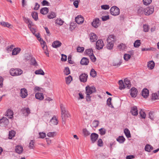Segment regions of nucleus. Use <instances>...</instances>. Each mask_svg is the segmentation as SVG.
I'll use <instances>...</instances> for the list:
<instances>
[{
    "mask_svg": "<svg viewBox=\"0 0 159 159\" xmlns=\"http://www.w3.org/2000/svg\"><path fill=\"white\" fill-rule=\"evenodd\" d=\"M84 49V47H78L77 48V52H83Z\"/></svg>",
    "mask_w": 159,
    "mask_h": 159,
    "instance_id": "57",
    "label": "nucleus"
},
{
    "mask_svg": "<svg viewBox=\"0 0 159 159\" xmlns=\"http://www.w3.org/2000/svg\"><path fill=\"white\" fill-rule=\"evenodd\" d=\"M93 126L96 128L99 125V121L98 120H94L92 123Z\"/></svg>",
    "mask_w": 159,
    "mask_h": 159,
    "instance_id": "46",
    "label": "nucleus"
},
{
    "mask_svg": "<svg viewBox=\"0 0 159 159\" xmlns=\"http://www.w3.org/2000/svg\"><path fill=\"white\" fill-rule=\"evenodd\" d=\"M130 55L129 54H125L124 56V58L125 60L127 61L130 58Z\"/></svg>",
    "mask_w": 159,
    "mask_h": 159,
    "instance_id": "52",
    "label": "nucleus"
},
{
    "mask_svg": "<svg viewBox=\"0 0 159 159\" xmlns=\"http://www.w3.org/2000/svg\"><path fill=\"white\" fill-rule=\"evenodd\" d=\"M13 112L10 109H9L6 112V116H8L10 119L12 118L13 117Z\"/></svg>",
    "mask_w": 159,
    "mask_h": 159,
    "instance_id": "21",
    "label": "nucleus"
},
{
    "mask_svg": "<svg viewBox=\"0 0 159 159\" xmlns=\"http://www.w3.org/2000/svg\"><path fill=\"white\" fill-rule=\"evenodd\" d=\"M98 137V135L95 133H92L90 135V139L92 143H94L97 140Z\"/></svg>",
    "mask_w": 159,
    "mask_h": 159,
    "instance_id": "9",
    "label": "nucleus"
},
{
    "mask_svg": "<svg viewBox=\"0 0 159 159\" xmlns=\"http://www.w3.org/2000/svg\"><path fill=\"white\" fill-rule=\"evenodd\" d=\"M142 95L145 98H147L149 96V90L147 89H144L142 92Z\"/></svg>",
    "mask_w": 159,
    "mask_h": 159,
    "instance_id": "16",
    "label": "nucleus"
},
{
    "mask_svg": "<svg viewBox=\"0 0 159 159\" xmlns=\"http://www.w3.org/2000/svg\"><path fill=\"white\" fill-rule=\"evenodd\" d=\"M72 80V77L70 75H69L66 78V83L67 84H70L71 81Z\"/></svg>",
    "mask_w": 159,
    "mask_h": 159,
    "instance_id": "35",
    "label": "nucleus"
},
{
    "mask_svg": "<svg viewBox=\"0 0 159 159\" xmlns=\"http://www.w3.org/2000/svg\"><path fill=\"white\" fill-rule=\"evenodd\" d=\"M92 25L95 28L98 27L100 25L99 19L98 18H96L92 22Z\"/></svg>",
    "mask_w": 159,
    "mask_h": 159,
    "instance_id": "14",
    "label": "nucleus"
},
{
    "mask_svg": "<svg viewBox=\"0 0 159 159\" xmlns=\"http://www.w3.org/2000/svg\"><path fill=\"white\" fill-rule=\"evenodd\" d=\"M111 14L113 16H116L120 14V9L116 6L112 7L110 10Z\"/></svg>",
    "mask_w": 159,
    "mask_h": 159,
    "instance_id": "7",
    "label": "nucleus"
},
{
    "mask_svg": "<svg viewBox=\"0 0 159 159\" xmlns=\"http://www.w3.org/2000/svg\"><path fill=\"white\" fill-rule=\"evenodd\" d=\"M75 20L77 24H82L84 22V19L81 16L79 15L75 18Z\"/></svg>",
    "mask_w": 159,
    "mask_h": 159,
    "instance_id": "11",
    "label": "nucleus"
},
{
    "mask_svg": "<svg viewBox=\"0 0 159 159\" xmlns=\"http://www.w3.org/2000/svg\"><path fill=\"white\" fill-rule=\"evenodd\" d=\"M89 63V59L86 57H83L80 62V63L82 65H87Z\"/></svg>",
    "mask_w": 159,
    "mask_h": 159,
    "instance_id": "19",
    "label": "nucleus"
},
{
    "mask_svg": "<svg viewBox=\"0 0 159 159\" xmlns=\"http://www.w3.org/2000/svg\"><path fill=\"white\" fill-rule=\"evenodd\" d=\"M152 2V0H143V3L145 5H148L150 4Z\"/></svg>",
    "mask_w": 159,
    "mask_h": 159,
    "instance_id": "47",
    "label": "nucleus"
},
{
    "mask_svg": "<svg viewBox=\"0 0 159 159\" xmlns=\"http://www.w3.org/2000/svg\"><path fill=\"white\" fill-rule=\"evenodd\" d=\"M119 84L120 85L119 88L121 90L125 88H127L128 89H129L130 88L131 86L130 82L127 78L125 79L124 82H123L121 80H119Z\"/></svg>",
    "mask_w": 159,
    "mask_h": 159,
    "instance_id": "3",
    "label": "nucleus"
},
{
    "mask_svg": "<svg viewBox=\"0 0 159 159\" xmlns=\"http://www.w3.org/2000/svg\"><path fill=\"white\" fill-rule=\"evenodd\" d=\"M124 132L127 138H129L131 137L130 132L128 129H124Z\"/></svg>",
    "mask_w": 159,
    "mask_h": 159,
    "instance_id": "29",
    "label": "nucleus"
},
{
    "mask_svg": "<svg viewBox=\"0 0 159 159\" xmlns=\"http://www.w3.org/2000/svg\"><path fill=\"white\" fill-rule=\"evenodd\" d=\"M99 130L100 132V134L102 135H104L106 133V130L103 128H102L100 129Z\"/></svg>",
    "mask_w": 159,
    "mask_h": 159,
    "instance_id": "51",
    "label": "nucleus"
},
{
    "mask_svg": "<svg viewBox=\"0 0 159 159\" xmlns=\"http://www.w3.org/2000/svg\"><path fill=\"white\" fill-rule=\"evenodd\" d=\"M73 2V5L75 7L77 8L78 7L79 3L80 0H74Z\"/></svg>",
    "mask_w": 159,
    "mask_h": 159,
    "instance_id": "59",
    "label": "nucleus"
},
{
    "mask_svg": "<svg viewBox=\"0 0 159 159\" xmlns=\"http://www.w3.org/2000/svg\"><path fill=\"white\" fill-rule=\"evenodd\" d=\"M140 40H136L134 43V46L135 48H138L141 44Z\"/></svg>",
    "mask_w": 159,
    "mask_h": 159,
    "instance_id": "31",
    "label": "nucleus"
},
{
    "mask_svg": "<svg viewBox=\"0 0 159 159\" xmlns=\"http://www.w3.org/2000/svg\"><path fill=\"white\" fill-rule=\"evenodd\" d=\"M101 8L104 10L108 9L110 7L108 5H103L101 6Z\"/></svg>",
    "mask_w": 159,
    "mask_h": 159,
    "instance_id": "58",
    "label": "nucleus"
},
{
    "mask_svg": "<svg viewBox=\"0 0 159 159\" xmlns=\"http://www.w3.org/2000/svg\"><path fill=\"white\" fill-rule=\"evenodd\" d=\"M111 98H108L107 102V105L109 107H111V108H113L114 107L111 104Z\"/></svg>",
    "mask_w": 159,
    "mask_h": 159,
    "instance_id": "37",
    "label": "nucleus"
},
{
    "mask_svg": "<svg viewBox=\"0 0 159 159\" xmlns=\"http://www.w3.org/2000/svg\"><path fill=\"white\" fill-rule=\"evenodd\" d=\"M15 150L16 152L18 154H20L22 153L23 150V147L21 146H17L16 147Z\"/></svg>",
    "mask_w": 159,
    "mask_h": 159,
    "instance_id": "18",
    "label": "nucleus"
},
{
    "mask_svg": "<svg viewBox=\"0 0 159 159\" xmlns=\"http://www.w3.org/2000/svg\"><path fill=\"white\" fill-rule=\"evenodd\" d=\"M116 140L120 143H123L125 140V138L123 136H120Z\"/></svg>",
    "mask_w": 159,
    "mask_h": 159,
    "instance_id": "32",
    "label": "nucleus"
},
{
    "mask_svg": "<svg viewBox=\"0 0 159 159\" xmlns=\"http://www.w3.org/2000/svg\"><path fill=\"white\" fill-rule=\"evenodd\" d=\"M149 117L152 120H153L155 118L154 115V112H150L149 114Z\"/></svg>",
    "mask_w": 159,
    "mask_h": 159,
    "instance_id": "45",
    "label": "nucleus"
},
{
    "mask_svg": "<svg viewBox=\"0 0 159 159\" xmlns=\"http://www.w3.org/2000/svg\"><path fill=\"white\" fill-rule=\"evenodd\" d=\"M50 122L52 125H57L58 124V121L55 116L53 117L50 120Z\"/></svg>",
    "mask_w": 159,
    "mask_h": 159,
    "instance_id": "25",
    "label": "nucleus"
},
{
    "mask_svg": "<svg viewBox=\"0 0 159 159\" xmlns=\"http://www.w3.org/2000/svg\"><path fill=\"white\" fill-rule=\"evenodd\" d=\"M148 66L151 69H152L154 68L155 66V63L153 61H150L148 62Z\"/></svg>",
    "mask_w": 159,
    "mask_h": 159,
    "instance_id": "28",
    "label": "nucleus"
},
{
    "mask_svg": "<svg viewBox=\"0 0 159 159\" xmlns=\"http://www.w3.org/2000/svg\"><path fill=\"white\" fill-rule=\"evenodd\" d=\"M90 59L93 62H95L96 60V58L94 56L93 54H92V55L89 56Z\"/></svg>",
    "mask_w": 159,
    "mask_h": 159,
    "instance_id": "61",
    "label": "nucleus"
},
{
    "mask_svg": "<svg viewBox=\"0 0 159 159\" xmlns=\"http://www.w3.org/2000/svg\"><path fill=\"white\" fill-rule=\"evenodd\" d=\"M61 60L62 61H66V60L67 56L63 54H61Z\"/></svg>",
    "mask_w": 159,
    "mask_h": 159,
    "instance_id": "62",
    "label": "nucleus"
},
{
    "mask_svg": "<svg viewBox=\"0 0 159 159\" xmlns=\"http://www.w3.org/2000/svg\"><path fill=\"white\" fill-rule=\"evenodd\" d=\"M35 98L36 99H39L40 100H42L43 98V93H37L35 94Z\"/></svg>",
    "mask_w": 159,
    "mask_h": 159,
    "instance_id": "23",
    "label": "nucleus"
},
{
    "mask_svg": "<svg viewBox=\"0 0 159 159\" xmlns=\"http://www.w3.org/2000/svg\"><path fill=\"white\" fill-rule=\"evenodd\" d=\"M55 23L59 25H63L64 21L61 19H57L55 20Z\"/></svg>",
    "mask_w": 159,
    "mask_h": 159,
    "instance_id": "30",
    "label": "nucleus"
},
{
    "mask_svg": "<svg viewBox=\"0 0 159 159\" xmlns=\"http://www.w3.org/2000/svg\"><path fill=\"white\" fill-rule=\"evenodd\" d=\"M48 11V9L47 7H43L41 9L40 12L42 14L44 15L47 14Z\"/></svg>",
    "mask_w": 159,
    "mask_h": 159,
    "instance_id": "26",
    "label": "nucleus"
},
{
    "mask_svg": "<svg viewBox=\"0 0 159 159\" xmlns=\"http://www.w3.org/2000/svg\"><path fill=\"white\" fill-rule=\"evenodd\" d=\"M86 100L88 101H91V96H90V94L96 92V88L94 86L90 87L87 86L86 87Z\"/></svg>",
    "mask_w": 159,
    "mask_h": 159,
    "instance_id": "2",
    "label": "nucleus"
},
{
    "mask_svg": "<svg viewBox=\"0 0 159 159\" xmlns=\"http://www.w3.org/2000/svg\"><path fill=\"white\" fill-rule=\"evenodd\" d=\"M60 108L62 122H64V123H65L66 119L67 118L70 117V115L67 110H66V108L63 105H61Z\"/></svg>",
    "mask_w": 159,
    "mask_h": 159,
    "instance_id": "1",
    "label": "nucleus"
},
{
    "mask_svg": "<svg viewBox=\"0 0 159 159\" xmlns=\"http://www.w3.org/2000/svg\"><path fill=\"white\" fill-rule=\"evenodd\" d=\"M10 74L12 76L19 75L23 73V71L20 69H11L10 71Z\"/></svg>",
    "mask_w": 159,
    "mask_h": 159,
    "instance_id": "6",
    "label": "nucleus"
},
{
    "mask_svg": "<svg viewBox=\"0 0 159 159\" xmlns=\"http://www.w3.org/2000/svg\"><path fill=\"white\" fill-rule=\"evenodd\" d=\"M83 132L84 135L87 136L90 134V133L86 129H84L83 130Z\"/></svg>",
    "mask_w": 159,
    "mask_h": 159,
    "instance_id": "60",
    "label": "nucleus"
},
{
    "mask_svg": "<svg viewBox=\"0 0 159 159\" xmlns=\"http://www.w3.org/2000/svg\"><path fill=\"white\" fill-rule=\"evenodd\" d=\"M88 75L85 73L82 74L79 77L80 81L83 82H85L87 81Z\"/></svg>",
    "mask_w": 159,
    "mask_h": 159,
    "instance_id": "10",
    "label": "nucleus"
},
{
    "mask_svg": "<svg viewBox=\"0 0 159 159\" xmlns=\"http://www.w3.org/2000/svg\"><path fill=\"white\" fill-rule=\"evenodd\" d=\"M143 31L144 32H148L149 29V27L148 25H144L143 26Z\"/></svg>",
    "mask_w": 159,
    "mask_h": 159,
    "instance_id": "48",
    "label": "nucleus"
},
{
    "mask_svg": "<svg viewBox=\"0 0 159 159\" xmlns=\"http://www.w3.org/2000/svg\"><path fill=\"white\" fill-rule=\"evenodd\" d=\"M158 96L157 94L156 93H153L152 95V99L153 100H155L156 99H158Z\"/></svg>",
    "mask_w": 159,
    "mask_h": 159,
    "instance_id": "50",
    "label": "nucleus"
},
{
    "mask_svg": "<svg viewBox=\"0 0 159 159\" xmlns=\"http://www.w3.org/2000/svg\"><path fill=\"white\" fill-rule=\"evenodd\" d=\"M143 11L145 15H149L153 13L154 11V8L152 7H148L143 9L142 7H140L138 10V12L140 13H143Z\"/></svg>",
    "mask_w": 159,
    "mask_h": 159,
    "instance_id": "5",
    "label": "nucleus"
},
{
    "mask_svg": "<svg viewBox=\"0 0 159 159\" xmlns=\"http://www.w3.org/2000/svg\"><path fill=\"white\" fill-rule=\"evenodd\" d=\"M3 123L5 125H7L9 123V120L6 117H3L0 119V124Z\"/></svg>",
    "mask_w": 159,
    "mask_h": 159,
    "instance_id": "22",
    "label": "nucleus"
},
{
    "mask_svg": "<svg viewBox=\"0 0 159 159\" xmlns=\"http://www.w3.org/2000/svg\"><path fill=\"white\" fill-rule=\"evenodd\" d=\"M126 46L123 43L120 44L118 46V48L120 49L124 50L126 48Z\"/></svg>",
    "mask_w": 159,
    "mask_h": 159,
    "instance_id": "42",
    "label": "nucleus"
},
{
    "mask_svg": "<svg viewBox=\"0 0 159 159\" xmlns=\"http://www.w3.org/2000/svg\"><path fill=\"white\" fill-rule=\"evenodd\" d=\"M64 74L66 75H68L70 73V72L69 68L67 67H66L64 71Z\"/></svg>",
    "mask_w": 159,
    "mask_h": 159,
    "instance_id": "44",
    "label": "nucleus"
},
{
    "mask_svg": "<svg viewBox=\"0 0 159 159\" xmlns=\"http://www.w3.org/2000/svg\"><path fill=\"white\" fill-rule=\"evenodd\" d=\"M56 16V14L54 12H51L50 14L48 16V17L49 19H53L55 18Z\"/></svg>",
    "mask_w": 159,
    "mask_h": 159,
    "instance_id": "39",
    "label": "nucleus"
},
{
    "mask_svg": "<svg viewBox=\"0 0 159 159\" xmlns=\"http://www.w3.org/2000/svg\"><path fill=\"white\" fill-rule=\"evenodd\" d=\"M35 73L37 75H43L44 74V72L41 69H40L36 70L35 71Z\"/></svg>",
    "mask_w": 159,
    "mask_h": 159,
    "instance_id": "38",
    "label": "nucleus"
},
{
    "mask_svg": "<svg viewBox=\"0 0 159 159\" xmlns=\"http://www.w3.org/2000/svg\"><path fill=\"white\" fill-rule=\"evenodd\" d=\"M31 16L35 20H37L38 19V13L36 12H34L31 13Z\"/></svg>",
    "mask_w": 159,
    "mask_h": 159,
    "instance_id": "36",
    "label": "nucleus"
},
{
    "mask_svg": "<svg viewBox=\"0 0 159 159\" xmlns=\"http://www.w3.org/2000/svg\"><path fill=\"white\" fill-rule=\"evenodd\" d=\"M34 142L33 140H31L30 143L29 148L30 149H33L34 147Z\"/></svg>",
    "mask_w": 159,
    "mask_h": 159,
    "instance_id": "56",
    "label": "nucleus"
},
{
    "mask_svg": "<svg viewBox=\"0 0 159 159\" xmlns=\"http://www.w3.org/2000/svg\"><path fill=\"white\" fill-rule=\"evenodd\" d=\"M21 49L20 48H15L12 51V54L13 55H15L17 54L20 51Z\"/></svg>",
    "mask_w": 159,
    "mask_h": 159,
    "instance_id": "24",
    "label": "nucleus"
},
{
    "mask_svg": "<svg viewBox=\"0 0 159 159\" xmlns=\"http://www.w3.org/2000/svg\"><path fill=\"white\" fill-rule=\"evenodd\" d=\"M56 135V133L55 132H49L47 134V135L48 137H53Z\"/></svg>",
    "mask_w": 159,
    "mask_h": 159,
    "instance_id": "43",
    "label": "nucleus"
},
{
    "mask_svg": "<svg viewBox=\"0 0 159 159\" xmlns=\"http://www.w3.org/2000/svg\"><path fill=\"white\" fill-rule=\"evenodd\" d=\"M89 36L90 40L92 42H94L96 41L98 38L96 35L93 33H91L89 34Z\"/></svg>",
    "mask_w": 159,
    "mask_h": 159,
    "instance_id": "12",
    "label": "nucleus"
},
{
    "mask_svg": "<svg viewBox=\"0 0 159 159\" xmlns=\"http://www.w3.org/2000/svg\"><path fill=\"white\" fill-rule=\"evenodd\" d=\"M139 114H140L141 117H142L143 118H145L146 117V114L142 109H141V110L139 112Z\"/></svg>",
    "mask_w": 159,
    "mask_h": 159,
    "instance_id": "53",
    "label": "nucleus"
},
{
    "mask_svg": "<svg viewBox=\"0 0 159 159\" xmlns=\"http://www.w3.org/2000/svg\"><path fill=\"white\" fill-rule=\"evenodd\" d=\"M20 96L23 98H26L28 95L27 91V90L25 88L22 89L20 90Z\"/></svg>",
    "mask_w": 159,
    "mask_h": 159,
    "instance_id": "15",
    "label": "nucleus"
},
{
    "mask_svg": "<svg viewBox=\"0 0 159 159\" xmlns=\"http://www.w3.org/2000/svg\"><path fill=\"white\" fill-rule=\"evenodd\" d=\"M153 149V147L148 144H147L145 148V150L148 152H150Z\"/></svg>",
    "mask_w": 159,
    "mask_h": 159,
    "instance_id": "27",
    "label": "nucleus"
},
{
    "mask_svg": "<svg viewBox=\"0 0 159 159\" xmlns=\"http://www.w3.org/2000/svg\"><path fill=\"white\" fill-rule=\"evenodd\" d=\"M30 61V64L31 65H33L34 66H38V64L34 58H33L32 57Z\"/></svg>",
    "mask_w": 159,
    "mask_h": 159,
    "instance_id": "34",
    "label": "nucleus"
},
{
    "mask_svg": "<svg viewBox=\"0 0 159 159\" xmlns=\"http://www.w3.org/2000/svg\"><path fill=\"white\" fill-rule=\"evenodd\" d=\"M131 112L133 116H136L138 114V110L137 107L136 106L133 107L131 108Z\"/></svg>",
    "mask_w": 159,
    "mask_h": 159,
    "instance_id": "17",
    "label": "nucleus"
},
{
    "mask_svg": "<svg viewBox=\"0 0 159 159\" xmlns=\"http://www.w3.org/2000/svg\"><path fill=\"white\" fill-rule=\"evenodd\" d=\"M85 53L89 55H92L93 53V51L91 48H89L88 49H86L85 52Z\"/></svg>",
    "mask_w": 159,
    "mask_h": 159,
    "instance_id": "33",
    "label": "nucleus"
},
{
    "mask_svg": "<svg viewBox=\"0 0 159 159\" xmlns=\"http://www.w3.org/2000/svg\"><path fill=\"white\" fill-rule=\"evenodd\" d=\"M104 46V43L102 40L100 39L96 42V48L98 50L102 49Z\"/></svg>",
    "mask_w": 159,
    "mask_h": 159,
    "instance_id": "8",
    "label": "nucleus"
},
{
    "mask_svg": "<svg viewBox=\"0 0 159 159\" xmlns=\"http://www.w3.org/2000/svg\"><path fill=\"white\" fill-rule=\"evenodd\" d=\"M90 75L93 77H94L96 76L97 75L96 72L94 69H91L90 73Z\"/></svg>",
    "mask_w": 159,
    "mask_h": 159,
    "instance_id": "41",
    "label": "nucleus"
},
{
    "mask_svg": "<svg viewBox=\"0 0 159 159\" xmlns=\"http://www.w3.org/2000/svg\"><path fill=\"white\" fill-rule=\"evenodd\" d=\"M102 21H105L109 19V16H103L102 17Z\"/></svg>",
    "mask_w": 159,
    "mask_h": 159,
    "instance_id": "64",
    "label": "nucleus"
},
{
    "mask_svg": "<svg viewBox=\"0 0 159 159\" xmlns=\"http://www.w3.org/2000/svg\"><path fill=\"white\" fill-rule=\"evenodd\" d=\"M97 145L98 146L102 147L103 145V141L101 139H99L97 142Z\"/></svg>",
    "mask_w": 159,
    "mask_h": 159,
    "instance_id": "55",
    "label": "nucleus"
},
{
    "mask_svg": "<svg viewBox=\"0 0 159 159\" xmlns=\"http://www.w3.org/2000/svg\"><path fill=\"white\" fill-rule=\"evenodd\" d=\"M15 132L13 131H10L9 134V138L11 139L15 136Z\"/></svg>",
    "mask_w": 159,
    "mask_h": 159,
    "instance_id": "54",
    "label": "nucleus"
},
{
    "mask_svg": "<svg viewBox=\"0 0 159 159\" xmlns=\"http://www.w3.org/2000/svg\"><path fill=\"white\" fill-rule=\"evenodd\" d=\"M39 135L41 138L43 139L46 136V134L45 133L42 132L39 133Z\"/></svg>",
    "mask_w": 159,
    "mask_h": 159,
    "instance_id": "63",
    "label": "nucleus"
},
{
    "mask_svg": "<svg viewBox=\"0 0 159 159\" xmlns=\"http://www.w3.org/2000/svg\"><path fill=\"white\" fill-rule=\"evenodd\" d=\"M107 41L108 43L107 45V48L110 50L112 49L114 43L116 41V37L113 35H110L108 37Z\"/></svg>",
    "mask_w": 159,
    "mask_h": 159,
    "instance_id": "4",
    "label": "nucleus"
},
{
    "mask_svg": "<svg viewBox=\"0 0 159 159\" xmlns=\"http://www.w3.org/2000/svg\"><path fill=\"white\" fill-rule=\"evenodd\" d=\"M130 94L132 97H135L137 94L138 91L136 89L132 88L130 90Z\"/></svg>",
    "mask_w": 159,
    "mask_h": 159,
    "instance_id": "13",
    "label": "nucleus"
},
{
    "mask_svg": "<svg viewBox=\"0 0 159 159\" xmlns=\"http://www.w3.org/2000/svg\"><path fill=\"white\" fill-rule=\"evenodd\" d=\"M42 43H41V44L42 46V48L44 50H46L47 49V47L46 46V43L45 42L43 41V39H42Z\"/></svg>",
    "mask_w": 159,
    "mask_h": 159,
    "instance_id": "49",
    "label": "nucleus"
},
{
    "mask_svg": "<svg viewBox=\"0 0 159 159\" xmlns=\"http://www.w3.org/2000/svg\"><path fill=\"white\" fill-rule=\"evenodd\" d=\"M61 43L60 41L58 40H56L54 41L52 43V45L53 47L57 48L60 47L61 46Z\"/></svg>",
    "mask_w": 159,
    "mask_h": 159,
    "instance_id": "20",
    "label": "nucleus"
},
{
    "mask_svg": "<svg viewBox=\"0 0 159 159\" xmlns=\"http://www.w3.org/2000/svg\"><path fill=\"white\" fill-rule=\"evenodd\" d=\"M4 27H6L8 28H9L11 26V25L7 22H2L0 23Z\"/></svg>",
    "mask_w": 159,
    "mask_h": 159,
    "instance_id": "40",
    "label": "nucleus"
}]
</instances>
